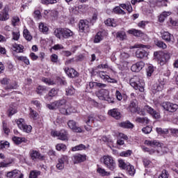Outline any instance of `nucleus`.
I'll list each match as a JSON object with an SVG mask.
<instances>
[{
  "mask_svg": "<svg viewBox=\"0 0 178 178\" xmlns=\"http://www.w3.org/2000/svg\"><path fill=\"white\" fill-rule=\"evenodd\" d=\"M54 35L59 40H63L64 38H70L73 37V31L67 28H57L54 30Z\"/></svg>",
  "mask_w": 178,
  "mask_h": 178,
  "instance_id": "f257e3e1",
  "label": "nucleus"
},
{
  "mask_svg": "<svg viewBox=\"0 0 178 178\" xmlns=\"http://www.w3.org/2000/svg\"><path fill=\"white\" fill-rule=\"evenodd\" d=\"M129 84L136 90H138L140 92H144V81L140 79L137 76H134L129 80Z\"/></svg>",
  "mask_w": 178,
  "mask_h": 178,
  "instance_id": "f03ea898",
  "label": "nucleus"
},
{
  "mask_svg": "<svg viewBox=\"0 0 178 178\" xmlns=\"http://www.w3.org/2000/svg\"><path fill=\"white\" fill-rule=\"evenodd\" d=\"M97 97L102 101H107L108 104H113L115 102L113 98L109 95V90L106 89H101L97 93Z\"/></svg>",
  "mask_w": 178,
  "mask_h": 178,
  "instance_id": "7ed1b4c3",
  "label": "nucleus"
},
{
  "mask_svg": "<svg viewBox=\"0 0 178 178\" xmlns=\"http://www.w3.org/2000/svg\"><path fill=\"white\" fill-rule=\"evenodd\" d=\"M102 162L104 163L105 166L109 169V170L113 171L116 169V162L113 159V157L108 155L104 156L102 158Z\"/></svg>",
  "mask_w": 178,
  "mask_h": 178,
  "instance_id": "20e7f679",
  "label": "nucleus"
},
{
  "mask_svg": "<svg viewBox=\"0 0 178 178\" xmlns=\"http://www.w3.org/2000/svg\"><path fill=\"white\" fill-rule=\"evenodd\" d=\"M66 105V101L65 99L55 101L50 104H47V107L51 111H55L56 109H60L61 108H65Z\"/></svg>",
  "mask_w": 178,
  "mask_h": 178,
  "instance_id": "39448f33",
  "label": "nucleus"
},
{
  "mask_svg": "<svg viewBox=\"0 0 178 178\" xmlns=\"http://www.w3.org/2000/svg\"><path fill=\"white\" fill-rule=\"evenodd\" d=\"M0 83L2 86H6L5 90H16L17 88V83H10V79L4 77L0 79Z\"/></svg>",
  "mask_w": 178,
  "mask_h": 178,
  "instance_id": "423d86ee",
  "label": "nucleus"
},
{
  "mask_svg": "<svg viewBox=\"0 0 178 178\" xmlns=\"http://www.w3.org/2000/svg\"><path fill=\"white\" fill-rule=\"evenodd\" d=\"M162 108L167 111V112H176L178 109V105L176 104L170 103L169 102H163L161 104Z\"/></svg>",
  "mask_w": 178,
  "mask_h": 178,
  "instance_id": "0eeeda50",
  "label": "nucleus"
},
{
  "mask_svg": "<svg viewBox=\"0 0 178 178\" xmlns=\"http://www.w3.org/2000/svg\"><path fill=\"white\" fill-rule=\"evenodd\" d=\"M79 27L81 33H88L90 31V22L87 19H81Z\"/></svg>",
  "mask_w": 178,
  "mask_h": 178,
  "instance_id": "6e6552de",
  "label": "nucleus"
},
{
  "mask_svg": "<svg viewBox=\"0 0 178 178\" xmlns=\"http://www.w3.org/2000/svg\"><path fill=\"white\" fill-rule=\"evenodd\" d=\"M67 126L74 133H83V131H84V130H83V128H81V127H78L77 122H76V121H74L73 120L68 121Z\"/></svg>",
  "mask_w": 178,
  "mask_h": 178,
  "instance_id": "1a4fd4ad",
  "label": "nucleus"
},
{
  "mask_svg": "<svg viewBox=\"0 0 178 178\" xmlns=\"http://www.w3.org/2000/svg\"><path fill=\"white\" fill-rule=\"evenodd\" d=\"M51 136L53 137H58V140H62L63 141L67 140V131L65 130H61L60 132L52 131Z\"/></svg>",
  "mask_w": 178,
  "mask_h": 178,
  "instance_id": "9d476101",
  "label": "nucleus"
},
{
  "mask_svg": "<svg viewBox=\"0 0 178 178\" xmlns=\"http://www.w3.org/2000/svg\"><path fill=\"white\" fill-rule=\"evenodd\" d=\"M8 178H24V175L22 174V171L15 169L12 171L8 172L6 174Z\"/></svg>",
  "mask_w": 178,
  "mask_h": 178,
  "instance_id": "9b49d317",
  "label": "nucleus"
},
{
  "mask_svg": "<svg viewBox=\"0 0 178 178\" xmlns=\"http://www.w3.org/2000/svg\"><path fill=\"white\" fill-rule=\"evenodd\" d=\"M143 109L144 111L147 112V113H149V115H151L152 118H154V119H159V118H161V115L159 114V113L148 105L145 106Z\"/></svg>",
  "mask_w": 178,
  "mask_h": 178,
  "instance_id": "f8f14e48",
  "label": "nucleus"
},
{
  "mask_svg": "<svg viewBox=\"0 0 178 178\" xmlns=\"http://www.w3.org/2000/svg\"><path fill=\"white\" fill-rule=\"evenodd\" d=\"M97 74L99 77H100V79H102V80H106V81H108V83H118V81L116 79L111 78V76L107 75L106 72H99Z\"/></svg>",
  "mask_w": 178,
  "mask_h": 178,
  "instance_id": "ddd939ff",
  "label": "nucleus"
},
{
  "mask_svg": "<svg viewBox=\"0 0 178 178\" xmlns=\"http://www.w3.org/2000/svg\"><path fill=\"white\" fill-rule=\"evenodd\" d=\"M128 111H129V112H131V113L140 112V108H138L137 100H133L131 102L128 107Z\"/></svg>",
  "mask_w": 178,
  "mask_h": 178,
  "instance_id": "4468645a",
  "label": "nucleus"
},
{
  "mask_svg": "<svg viewBox=\"0 0 178 178\" xmlns=\"http://www.w3.org/2000/svg\"><path fill=\"white\" fill-rule=\"evenodd\" d=\"M108 115L112 118H114V119H116V120H119V119L122 118V113H120V111L118 108H113L111 110H109Z\"/></svg>",
  "mask_w": 178,
  "mask_h": 178,
  "instance_id": "2eb2a0df",
  "label": "nucleus"
},
{
  "mask_svg": "<svg viewBox=\"0 0 178 178\" xmlns=\"http://www.w3.org/2000/svg\"><path fill=\"white\" fill-rule=\"evenodd\" d=\"M9 19V7L6 6L0 13L1 22H6Z\"/></svg>",
  "mask_w": 178,
  "mask_h": 178,
  "instance_id": "dca6fc26",
  "label": "nucleus"
},
{
  "mask_svg": "<svg viewBox=\"0 0 178 178\" xmlns=\"http://www.w3.org/2000/svg\"><path fill=\"white\" fill-rule=\"evenodd\" d=\"M145 65V64L143 61L138 62L136 64H134L131 67V72H140V70H143Z\"/></svg>",
  "mask_w": 178,
  "mask_h": 178,
  "instance_id": "f3484780",
  "label": "nucleus"
},
{
  "mask_svg": "<svg viewBox=\"0 0 178 178\" xmlns=\"http://www.w3.org/2000/svg\"><path fill=\"white\" fill-rule=\"evenodd\" d=\"M170 59V53L165 51L162 54L161 58L159 59V64L162 66L168 62V60Z\"/></svg>",
  "mask_w": 178,
  "mask_h": 178,
  "instance_id": "a211bd4d",
  "label": "nucleus"
},
{
  "mask_svg": "<svg viewBox=\"0 0 178 178\" xmlns=\"http://www.w3.org/2000/svg\"><path fill=\"white\" fill-rule=\"evenodd\" d=\"M65 72L68 77H70L71 79H74V77L79 76V73L73 68H65Z\"/></svg>",
  "mask_w": 178,
  "mask_h": 178,
  "instance_id": "6ab92c4d",
  "label": "nucleus"
},
{
  "mask_svg": "<svg viewBox=\"0 0 178 178\" xmlns=\"http://www.w3.org/2000/svg\"><path fill=\"white\" fill-rule=\"evenodd\" d=\"M86 159H87L86 155L75 154L72 156L74 163H81V162H84Z\"/></svg>",
  "mask_w": 178,
  "mask_h": 178,
  "instance_id": "aec40b11",
  "label": "nucleus"
},
{
  "mask_svg": "<svg viewBox=\"0 0 178 178\" xmlns=\"http://www.w3.org/2000/svg\"><path fill=\"white\" fill-rule=\"evenodd\" d=\"M12 140L13 143L16 144V145H20L22 143H29V140L24 137L13 136Z\"/></svg>",
  "mask_w": 178,
  "mask_h": 178,
  "instance_id": "412c9836",
  "label": "nucleus"
},
{
  "mask_svg": "<svg viewBox=\"0 0 178 178\" xmlns=\"http://www.w3.org/2000/svg\"><path fill=\"white\" fill-rule=\"evenodd\" d=\"M136 56L139 59H143V58L148 56V52L144 49H139L136 51Z\"/></svg>",
  "mask_w": 178,
  "mask_h": 178,
  "instance_id": "4be33fe9",
  "label": "nucleus"
},
{
  "mask_svg": "<svg viewBox=\"0 0 178 178\" xmlns=\"http://www.w3.org/2000/svg\"><path fill=\"white\" fill-rule=\"evenodd\" d=\"M30 155L33 161H37L38 159H42V156H41V154L36 150L31 151Z\"/></svg>",
  "mask_w": 178,
  "mask_h": 178,
  "instance_id": "5701e85b",
  "label": "nucleus"
},
{
  "mask_svg": "<svg viewBox=\"0 0 178 178\" xmlns=\"http://www.w3.org/2000/svg\"><path fill=\"white\" fill-rule=\"evenodd\" d=\"M144 144L149 145V147H161V143L158 140H145Z\"/></svg>",
  "mask_w": 178,
  "mask_h": 178,
  "instance_id": "b1692460",
  "label": "nucleus"
},
{
  "mask_svg": "<svg viewBox=\"0 0 178 178\" xmlns=\"http://www.w3.org/2000/svg\"><path fill=\"white\" fill-rule=\"evenodd\" d=\"M119 126L120 127H123L124 129H133L134 127V124H133L130 121H125L119 123Z\"/></svg>",
  "mask_w": 178,
  "mask_h": 178,
  "instance_id": "393cba45",
  "label": "nucleus"
},
{
  "mask_svg": "<svg viewBox=\"0 0 178 178\" xmlns=\"http://www.w3.org/2000/svg\"><path fill=\"white\" fill-rule=\"evenodd\" d=\"M129 34H133L135 37H143L144 35V33L140 30L137 29H131L128 31Z\"/></svg>",
  "mask_w": 178,
  "mask_h": 178,
  "instance_id": "a878e982",
  "label": "nucleus"
},
{
  "mask_svg": "<svg viewBox=\"0 0 178 178\" xmlns=\"http://www.w3.org/2000/svg\"><path fill=\"white\" fill-rule=\"evenodd\" d=\"M170 15H172V13H170V11L163 12L159 17V22L161 23L165 22V19H166V17H168V16H170Z\"/></svg>",
  "mask_w": 178,
  "mask_h": 178,
  "instance_id": "bb28decb",
  "label": "nucleus"
},
{
  "mask_svg": "<svg viewBox=\"0 0 178 178\" xmlns=\"http://www.w3.org/2000/svg\"><path fill=\"white\" fill-rule=\"evenodd\" d=\"M161 38L164 41H166V42H170L172 40V35L167 31L161 33Z\"/></svg>",
  "mask_w": 178,
  "mask_h": 178,
  "instance_id": "cd10ccee",
  "label": "nucleus"
},
{
  "mask_svg": "<svg viewBox=\"0 0 178 178\" xmlns=\"http://www.w3.org/2000/svg\"><path fill=\"white\" fill-rule=\"evenodd\" d=\"M154 44L159 48H161V49H166V48H168V46L166 45V44L163 42L162 40H155Z\"/></svg>",
  "mask_w": 178,
  "mask_h": 178,
  "instance_id": "c85d7f7f",
  "label": "nucleus"
},
{
  "mask_svg": "<svg viewBox=\"0 0 178 178\" xmlns=\"http://www.w3.org/2000/svg\"><path fill=\"white\" fill-rule=\"evenodd\" d=\"M104 40V35H102V32H98L95 36L94 42L95 44H98V42H101Z\"/></svg>",
  "mask_w": 178,
  "mask_h": 178,
  "instance_id": "c756f323",
  "label": "nucleus"
},
{
  "mask_svg": "<svg viewBox=\"0 0 178 178\" xmlns=\"http://www.w3.org/2000/svg\"><path fill=\"white\" fill-rule=\"evenodd\" d=\"M23 45L17 44H13V49L15 52H17L18 54H20V52H23Z\"/></svg>",
  "mask_w": 178,
  "mask_h": 178,
  "instance_id": "7c9ffc66",
  "label": "nucleus"
},
{
  "mask_svg": "<svg viewBox=\"0 0 178 178\" xmlns=\"http://www.w3.org/2000/svg\"><path fill=\"white\" fill-rule=\"evenodd\" d=\"M39 30L40 31H41V33H48V31L49 30L48 29V26H47V24L40 22L39 24Z\"/></svg>",
  "mask_w": 178,
  "mask_h": 178,
  "instance_id": "2f4dec72",
  "label": "nucleus"
},
{
  "mask_svg": "<svg viewBox=\"0 0 178 178\" xmlns=\"http://www.w3.org/2000/svg\"><path fill=\"white\" fill-rule=\"evenodd\" d=\"M58 95V90L55 88H52L47 95L44 98H48V97H51V98L56 97Z\"/></svg>",
  "mask_w": 178,
  "mask_h": 178,
  "instance_id": "473e14b6",
  "label": "nucleus"
},
{
  "mask_svg": "<svg viewBox=\"0 0 178 178\" xmlns=\"http://www.w3.org/2000/svg\"><path fill=\"white\" fill-rule=\"evenodd\" d=\"M128 173L131 175V176H134L135 173H136V169H134V166L131 165H128L126 168Z\"/></svg>",
  "mask_w": 178,
  "mask_h": 178,
  "instance_id": "72a5a7b5",
  "label": "nucleus"
},
{
  "mask_svg": "<svg viewBox=\"0 0 178 178\" xmlns=\"http://www.w3.org/2000/svg\"><path fill=\"white\" fill-rule=\"evenodd\" d=\"M37 94L42 95L44 92H47V87L39 86L36 90Z\"/></svg>",
  "mask_w": 178,
  "mask_h": 178,
  "instance_id": "f704fd0d",
  "label": "nucleus"
},
{
  "mask_svg": "<svg viewBox=\"0 0 178 178\" xmlns=\"http://www.w3.org/2000/svg\"><path fill=\"white\" fill-rule=\"evenodd\" d=\"M58 2H59V0H41L43 5H54L58 3Z\"/></svg>",
  "mask_w": 178,
  "mask_h": 178,
  "instance_id": "c9c22d12",
  "label": "nucleus"
},
{
  "mask_svg": "<svg viewBox=\"0 0 178 178\" xmlns=\"http://www.w3.org/2000/svg\"><path fill=\"white\" fill-rule=\"evenodd\" d=\"M24 37L27 41H31V40H33V36H31L30 32H29V30L27 29L24 30Z\"/></svg>",
  "mask_w": 178,
  "mask_h": 178,
  "instance_id": "e433bc0d",
  "label": "nucleus"
},
{
  "mask_svg": "<svg viewBox=\"0 0 178 178\" xmlns=\"http://www.w3.org/2000/svg\"><path fill=\"white\" fill-rule=\"evenodd\" d=\"M117 38H119L121 41L126 40V33L124 31H120L116 33Z\"/></svg>",
  "mask_w": 178,
  "mask_h": 178,
  "instance_id": "4c0bfd02",
  "label": "nucleus"
},
{
  "mask_svg": "<svg viewBox=\"0 0 178 178\" xmlns=\"http://www.w3.org/2000/svg\"><path fill=\"white\" fill-rule=\"evenodd\" d=\"M136 122L138 123H144L145 124H148L149 123V120L147 118H137Z\"/></svg>",
  "mask_w": 178,
  "mask_h": 178,
  "instance_id": "58836bf2",
  "label": "nucleus"
},
{
  "mask_svg": "<svg viewBox=\"0 0 178 178\" xmlns=\"http://www.w3.org/2000/svg\"><path fill=\"white\" fill-rule=\"evenodd\" d=\"M113 10L114 13H116L117 15H126V12H124V10H123L119 6L114 8Z\"/></svg>",
  "mask_w": 178,
  "mask_h": 178,
  "instance_id": "ea45409f",
  "label": "nucleus"
},
{
  "mask_svg": "<svg viewBox=\"0 0 178 178\" xmlns=\"http://www.w3.org/2000/svg\"><path fill=\"white\" fill-rule=\"evenodd\" d=\"M17 60H22V62H24L25 65H30V60L27 58L26 56H17L16 57Z\"/></svg>",
  "mask_w": 178,
  "mask_h": 178,
  "instance_id": "a19ab883",
  "label": "nucleus"
},
{
  "mask_svg": "<svg viewBox=\"0 0 178 178\" xmlns=\"http://www.w3.org/2000/svg\"><path fill=\"white\" fill-rule=\"evenodd\" d=\"M41 175V172L37 170L31 171L29 174V178H37Z\"/></svg>",
  "mask_w": 178,
  "mask_h": 178,
  "instance_id": "79ce46f5",
  "label": "nucleus"
},
{
  "mask_svg": "<svg viewBox=\"0 0 178 178\" xmlns=\"http://www.w3.org/2000/svg\"><path fill=\"white\" fill-rule=\"evenodd\" d=\"M106 26H109L110 27H116V23L113 22L112 19L108 18L104 22Z\"/></svg>",
  "mask_w": 178,
  "mask_h": 178,
  "instance_id": "37998d69",
  "label": "nucleus"
},
{
  "mask_svg": "<svg viewBox=\"0 0 178 178\" xmlns=\"http://www.w3.org/2000/svg\"><path fill=\"white\" fill-rule=\"evenodd\" d=\"M17 124L19 129H20V130L22 129H23V127L26 124V122H24V119L19 118V119L17 120Z\"/></svg>",
  "mask_w": 178,
  "mask_h": 178,
  "instance_id": "c03bdc74",
  "label": "nucleus"
},
{
  "mask_svg": "<svg viewBox=\"0 0 178 178\" xmlns=\"http://www.w3.org/2000/svg\"><path fill=\"white\" fill-rule=\"evenodd\" d=\"M8 116H13L15 113H17V110L16 109V107L10 106L8 111Z\"/></svg>",
  "mask_w": 178,
  "mask_h": 178,
  "instance_id": "a18cd8bd",
  "label": "nucleus"
},
{
  "mask_svg": "<svg viewBox=\"0 0 178 178\" xmlns=\"http://www.w3.org/2000/svg\"><path fill=\"white\" fill-rule=\"evenodd\" d=\"M20 22V19L19 17H13L11 20L12 25L14 27H16V26H19V23Z\"/></svg>",
  "mask_w": 178,
  "mask_h": 178,
  "instance_id": "49530a36",
  "label": "nucleus"
},
{
  "mask_svg": "<svg viewBox=\"0 0 178 178\" xmlns=\"http://www.w3.org/2000/svg\"><path fill=\"white\" fill-rule=\"evenodd\" d=\"M33 129V127L31 125L24 124L23 128L21 129L25 133H31V130Z\"/></svg>",
  "mask_w": 178,
  "mask_h": 178,
  "instance_id": "de8ad7c7",
  "label": "nucleus"
},
{
  "mask_svg": "<svg viewBox=\"0 0 178 178\" xmlns=\"http://www.w3.org/2000/svg\"><path fill=\"white\" fill-rule=\"evenodd\" d=\"M58 161L65 165V163H67V162H69V157H67L66 155H63L59 158Z\"/></svg>",
  "mask_w": 178,
  "mask_h": 178,
  "instance_id": "09e8293b",
  "label": "nucleus"
},
{
  "mask_svg": "<svg viewBox=\"0 0 178 178\" xmlns=\"http://www.w3.org/2000/svg\"><path fill=\"white\" fill-rule=\"evenodd\" d=\"M97 173H99L101 176H108V173L105 170V169L102 168H98L97 170Z\"/></svg>",
  "mask_w": 178,
  "mask_h": 178,
  "instance_id": "8fccbe9b",
  "label": "nucleus"
},
{
  "mask_svg": "<svg viewBox=\"0 0 178 178\" xmlns=\"http://www.w3.org/2000/svg\"><path fill=\"white\" fill-rule=\"evenodd\" d=\"M155 70V67H154L152 65H149L147 69V74L149 77H151L152 76V73H154V71Z\"/></svg>",
  "mask_w": 178,
  "mask_h": 178,
  "instance_id": "3c124183",
  "label": "nucleus"
},
{
  "mask_svg": "<svg viewBox=\"0 0 178 178\" xmlns=\"http://www.w3.org/2000/svg\"><path fill=\"white\" fill-rule=\"evenodd\" d=\"M83 149H86V145L83 144L72 147V151H83Z\"/></svg>",
  "mask_w": 178,
  "mask_h": 178,
  "instance_id": "603ef678",
  "label": "nucleus"
},
{
  "mask_svg": "<svg viewBox=\"0 0 178 178\" xmlns=\"http://www.w3.org/2000/svg\"><path fill=\"white\" fill-rule=\"evenodd\" d=\"M66 95H73L76 90L73 87H70L65 89Z\"/></svg>",
  "mask_w": 178,
  "mask_h": 178,
  "instance_id": "864d4df0",
  "label": "nucleus"
},
{
  "mask_svg": "<svg viewBox=\"0 0 178 178\" xmlns=\"http://www.w3.org/2000/svg\"><path fill=\"white\" fill-rule=\"evenodd\" d=\"M100 140L104 141V143H107V144H113V140H112L111 138H108L106 136H102Z\"/></svg>",
  "mask_w": 178,
  "mask_h": 178,
  "instance_id": "5fc2aeb1",
  "label": "nucleus"
},
{
  "mask_svg": "<svg viewBox=\"0 0 178 178\" xmlns=\"http://www.w3.org/2000/svg\"><path fill=\"white\" fill-rule=\"evenodd\" d=\"M12 34H13V40H14V41H19V38H20V32L13 31Z\"/></svg>",
  "mask_w": 178,
  "mask_h": 178,
  "instance_id": "6e6d98bb",
  "label": "nucleus"
},
{
  "mask_svg": "<svg viewBox=\"0 0 178 178\" xmlns=\"http://www.w3.org/2000/svg\"><path fill=\"white\" fill-rule=\"evenodd\" d=\"M159 178H169V172L166 170H163Z\"/></svg>",
  "mask_w": 178,
  "mask_h": 178,
  "instance_id": "4d7b16f0",
  "label": "nucleus"
},
{
  "mask_svg": "<svg viewBox=\"0 0 178 178\" xmlns=\"http://www.w3.org/2000/svg\"><path fill=\"white\" fill-rule=\"evenodd\" d=\"M56 149H57V151H65V149H66V145L62 143L58 144L56 146Z\"/></svg>",
  "mask_w": 178,
  "mask_h": 178,
  "instance_id": "13d9d810",
  "label": "nucleus"
},
{
  "mask_svg": "<svg viewBox=\"0 0 178 178\" xmlns=\"http://www.w3.org/2000/svg\"><path fill=\"white\" fill-rule=\"evenodd\" d=\"M142 131L145 134H149V133H151V131H152V127H148V126L145 127L142 129Z\"/></svg>",
  "mask_w": 178,
  "mask_h": 178,
  "instance_id": "bf43d9fd",
  "label": "nucleus"
},
{
  "mask_svg": "<svg viewBox=\"0 0 178 178\" xmlns=\"http://www.w3.org/2000/svg\"><path fill=\"white\" fill-rule=\"evenodd\" d=\"M10 145L9 142L6 141V142H1L0 143V149H3V148H9Z\"/></svg>",
  "mask_w": 178,
  "mask_h": 178,
  "instance_id": "052dcab7",
  "label": "nucleus"
},
{
  "mask_svg": "<svg viewBox=\"0 0 178 178\" xmlns=\"http://www.w3.org/2000/svg\"><path fill=\"white\" fill-rule=\"evenodd\" d=\"M120 56V58L122 59V60H124V59H129V58H130V54L124 51H122L121 52Z\"/></svg>",
  "mask_w": 178,
  "mask_h": 178,
  "instance_id": "680f3d73",
  "label": "nucleus"
},
{
  "mask_svg": "<svg viewBox=\"0 0 178 178\" xmlns=\"http://www.w3.org/2000/svg\"><path fill=\"white\" fill-rule=\"evenodd\" d=\"M119 167L121 168V169H126L127 168V164L124 163V161L123 160H119Z\"/></svg>",
  "mask_w": 178,
  "mask_h": 178,
  "instance_id": "e2e57ef3",
  "label": "nucleus"
},
{
  "mask_svg": "<svg viewBox=\"0 0 178 178\" xmlns=\"http://www.w3.org/2000/svg\"><path fill=\"white\" fill-rule=\"evenodd\" d=\"M33 16H34L35 19H36L37 20H39V19L40 17H42L41 12L38 10H35V12L33 13Z\"/></svg>",
  "mask_w": 178,
  "mask_h": 178,
  "instance_id": "0e129e2a",
  "label": "nucleus"
},
{
  "mask_svg": "<svg viewBox=\"0 0 178 178\" xmlns=\"http://www.w3.org/2000/svg\"><path fill=\"white\" fill-rule=\"evenodd\" d=\"M120 156H130L131 155V150H127L124 152H122L120 154Z\"/></svg>",
  "mask_w": 178,
  "mask_h": 178,
  "instance_id": "69168bd1",
  "label": "nucleus"
},
{
  "mask_svg": "<svg viewBox=\"0 0 178 178\" xmlns=\"http://www.w3.org/2000/svg\"><path fill=\"white\" fill-rule=\"evenodd\" d=\"M159 87L161 88H163V86L165 85V84H166V80H165V79H163V78H159Z\"/></svg>",
  "mask_w": 178,
  "mask_h": 178,
  "instance_id": "338daca9",
  "label": "nucleus"
},
{
  "mask_svg": "<svg viewBox=\"0 0 178 178\" xmlns=\"http://www.w3.org/2000/svg\"><path fill=\"white\" fill-rule=\"evenodd\" d=\"M50 59L53 63H56L58 62V55L56 54H52L50 56Z\"/></svg>",
  "mask_w": 178,
  "mask_h": 178,
  "instance_id": "774afa93",
  "label": "nucleus"
}]
</instances>
